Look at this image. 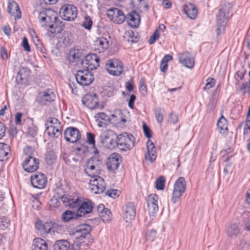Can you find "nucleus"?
Instances as JSON below:
<instances>
[{"label":"nucleus","instance_id":"obj_20","mask_svg":"<svg viewBox=\"0 0 250 250\" xmlns=\"http://www.w3.org/2000/svg\"><path fill=\"white\" fill-rule=\"evenodd\" d=\"M179 62L187 67L191 68L194 65V59L188 51L180 53L178 57Z\"/></svg>","mask_w":250,"mask_h":250},{"label":"nucleus","instance_id":"obj_55","mask_svg":"<svg viewBox=\"0 0 250 250\" xmlns=\"http://www.w3.org/2000/svg\"><path fill=\"white\" fill-rule=\"evenodd\" d=\"M244 139L247 141L250 139V126H247L244 129Z\"/></svg>","mask_w":250,"mask_h":250},{"label":"nucleus","instance_id":"obj_2","mask_svg":"<svg viewBox=\"0 0 250 250\" xmlns=\"http://www.w3.org/2000/svg\"><path fill=\"white\" fill-rule=\"evenodd\" d=\"M38 19L42 26L48 27L52 34L56 35L62 32V28L60 25L57 13L50 9H45L39 13Z\"/></svg>","mask_w":250,"mask_h":250},{"label":"nucleus","instance_id":"obj_58","mask_svg":"<svg viewBox=\"0 0 250 250\" xmlns=\"http://www.w3.org/2000/svg\"><path fill=\"white\" fill-rule=\"evenodd\" d=\"M217 130L222 135H226L228 133V128L227 126H217Z\"/></svg>","mask_w":250,"mask_h":250},{"label":"nucleus","instance_id":"obj_50","mask_svg":"<svg viewBox=\"0 0 250 250\" xmlns=\"http://www.w3.org/2000/svg\"><path fill=\"white\" fill-rule=\"evenodd\" d=\"M215 84V80L213 78H208L207 80V83L204 87V90L209 89L214 86Z\"/></svg>","mask_w":250,"mask_h":250},{"label":"nucleus","instance_id":"obj_11","mask_svg":"<svg viewBox=\"0 0 250 250\" xmlns=\"http://www.w3.org/2000/svg\"><path fill=\"white\" fill-rule=\"evenodd\" d=\"M60 14L64 20L72 21L77 17V9L73 5L65 4L61 8Z\"/></svg>","mask_w":250,"mask_h":250},{"label":"nucleus","instance_id":"obj_24","mask_svg":"<svg viewBox=\"0 0 250 250\" xmlns=\"http://www.w3.org/2000/svg\"><path fill=\"white\" fill-rule=\"evenodd\" d=\"M226 232L229 238L236 237L241 233V229L239 223H230L226 229Z\"/></svg>","mask_w":250,"mask_h":250},{"label":"nucleus","instance_id":"obj_42","mask_svg":"<svg viewBox=\"0 0 250 250\" xmlns=\"http://www.w3.org/2000/svg\"><path fill=\"white\" fill-rule=\"evenodd\" d=\"M165 180L163 176H160L156 181V188L158 190H163L165 188Z\"/></svg>","mask_w":250,"mask_h":250},{"label":"nucleus","instance_id":"obj_3","mask_svg":"<svg viewBox=\"0 0 250 250\" xmlns=\"http://www.w3.org/2000/svg\"><path fill=\"white\" fill-rule=\"evenodd\" d=\"M231 14H230L229 8L225 6L219 10L217 15V36L223 34L225 31L226 25Z\"/></svg>","mask_w":250,"mask_h":250},{"label":"nucleus","instance_id":"obj_22","mask_svg":"<svg viewBox=\"0 0 250 250\" xmlns=\"http://www.w3.org/2000/svg\"><path fill=\"white\" fill-rule=\"evenodd\" d=\"M136 209L133 203H128L125 207V217L126 222H130L135 219Z\"/></svg>","mask_w":250,"mask_h":250},{"label":"nucleus","instance_id":"obj_56","mask_svg":"<svg viewBox=\"0 0 250 250\" xmlns=\"http://www.w3.org/2000/svg\"><path fill=\"white\" fill-rule=\"evenodd\" d=\"M243 228L245 230L250 231V217H248L244 220Z\"/></svg>","mask_w":250,"mask_h":250},{"label":"nucleus","instance_id":"obj_1","mask_svg":"<svg viewBox=\"0 0 250 250\" xmlns=\"http://www.w3.org/2000/svg\"><path fill=\"white\" fill-rule=\"evenodd\" d=\"M58 197L61 198L63 205L71 208L77 209V212L80 217L92 212L94 204L89 200L84 201L79 197L70 195H60Z\"/></svg>","mask_w":250,"mask_h":250},{"label":"nucleus","instance_id":"obj_16","mask_svg":"<svg viewBox=\"0 0 250 250\" xmlns=\"http://www.w3.org/2000/svg\"><path fill=\"white\" fill-rule=\"evenodd\" d=\"M31 71L26 67L21 66L16 76V81L18 84H26L30 76Z\"/></svg>","mask_w":250,"mask_h":250},{"label":"nucleus","instance_id":"obj_45","mask_svg":"<svg viewBox=\"0 0 250 250\" xmlns=\"http://www.w3.org/2000/svg\"><path fill=\"white\" fill-rule=\"evenodd\" d=\"M93 24L92 21L89 16H86L84 18V21L83 25V27L87 30H90Z\"/></svg>","mask_w":250,"mask_h":250},{"label":"nucleus","instance_id":"obj_17","mask_svg":"<svg viewBox=\"0 0 250 250\" xmlns=\"http://www.w3.org/2000/svg\"><path fill=\"white\" fill-rule=\"evenodd\" d=\"M158 196L155 194H150L147 198V207L150 215L154 216L158 211Z\"/></svg>","mask_w":250,"mask_h":250},{"label":"nucleus","instance_id":"obj_27","mask_svg":"<svg viewBox=\"0 0 250 250\" xmlns=\"http://www.w3.org/2000/svg\"><path fill=\"white\" fill-rule=\"evenodd\" d=\"M48 244L43 239L37 238L33 240L32 250H47Z\"/></svg>","mask_w":250,"mask_h":250},{"label":"nucleus","instance_id":"obj_44","mask_svg":"<svg viewBox=\"0 0 250 250\" xmlns=\"http://www.w3.org/2000/svg\"><path fill=\"white\" fill-rule=\"evenodd\" d=\"M155 115L158 123H161L164 120V116L160 108H156L155 109Z\"/></svg>","mask_w":250,"mask_h":250},{"label":"nucleus","instance_id":"obj_48","mask_svg":"<svg viewBox=\"0 0 250 250\" xmlns=\"http://www.w3.org/2000/svg\"><path fill=\"white\" fill-rule=\"evenodd\" d=\"M159 33L158 29L156 30L153 34L150 37L148 40V42L150 44H153L157 40L159 39Z\"/></svg>","mask_w":250,"mask_h":250},{"label":"nucleus","instance_id":"obj_26","mask_svg":"<svg viewBox=\"0 0 250 250\" xmlns=\"http://www.w3.org/2000/svg\"><path fill=\"white\" fill-rule=\"evenodd\" d=\"M184 11L188 17L191 19H195L197 16V10L196 6L190 3L185 5Z\"/></svg>","mask_w":250,"mask_h":250},{"label":"nucleus","instance_id":"obj_34","mask_svg":"<svg viewBox=\"0 0 250 250\" xmlns=\"http://www.w3.org/2000/svg\"><path fill=\"white\" fill-rule=\"evenodd\" d=\"M70 246L68 241L63 239L56 241L53 245L54 250H68Z\"/></svg>","mask_w":250,"mask_h":250},{"label":"nucleus","instance_id":"obj_57","mask_svg":"<svg viewBox=\"0 0 250 250\" xmlns=\"http://www.w3.org/2000/svg\"><path fill=\"white\" fill-rule=\"evenodd\" d=\"M22 46L23 47V48L27 52H30L31 51L30 50V47L29 44L28 40L26 37H24L23 39L22 42Z\"/></svg>","mask_w":250,"mask_h":250},{"label":"nucleus","instance_id":"obj_9","mask_svg":"<svg viewBox=\"0 0 250 250\" xmlns=\"http://www.w3.org/2000/svg\"><path fill=\"white\" fill-rule=\"evenodd\" d=\"M100 58L96 54L87 55L82 62V65L85 70L92 71L99 66Z\"/></svg>","mask_w":250,"mask_h":250},{"label":"nucleus","instance_id":"obj_36","mask_svg":"<svg viewBox=\"0 0 250 250\" xmlns=\"http://www.w3.org/2000/svg\"><path fill=\"white\" fill-rule=\"evenodd\" d=\"M114 15V21L118 24L123 23L126 19V16H125L123 12L118 9H115Z\"/></svg>","mask_w":250,"mask_h":250},{"label":"nucleus","instance_id":"obj_19","mask_svg":"<svg viewBox=\"0 0 250 250\" xmlns=\"http://www.w3.org/2000/svg\"><path fill=\"white\" fill-rule=\"evenodd\" d=\"M30 180L32 186L39 189L44 188L46 184V179L43 174H34L31 176Z\"/></svg>","mask_w":250,"mask_h":250},{"label":"nucleus","instance_id":"obj_23","mask_svg":"<svg viewBox=\"0 0 250 250\" xmlns=\"http://www.w3.org/2000/svg\"><path fill=\"white\" fill-rule=\"evenodd\" d=\"M126 20L129 26L132 28H136L140 23V16L135 11H131L126 16Z\"/></svg>","mask_w":250,"mask_h":250},{"label":"nucleus","instance_id":"obj_29","mask_svg":"<svg viewBox=\"0 0 250 250\" xmlns=\"http://www.w3.org/2000/svg\"><path fill=\"white\" fill-rule=\"evenodd\" d=\"M7 10L12 15L16 14L18 19L21 18V12L20 7L15 1H13L8 2Z\"/></svg>","mask_w":250,"mask_h":250},{"label":"nucleus","instance_id":"obj_54","mask_svg":"<svg viewBox=\"0 0 250 250\" xmlns=\"http://www.w3.org/2000/svg\"><path fill=\"white\" fill-rule=\"evenodd\" d=\"M240 89L243 93L250 92V83L246 82L243 83Z\"/></svg>","mask_w":250,"mask_h":250},{"label":"nucleus","instance_id":"obj_47","mask_svg":"<svg viewBox=\"0 0 250 250\" xmlns=\"http://www.w3.org/2000/svg\"><path fill=\"white\" fill-rule=\"evenodd\" d=\"M120 191L118 189H112L107 190L105 194L110 197L115 198L119 196Z\"/></svg>","mask_w":250,"mask_h":250},{"label":"nucleus","instance_id":"obj_37","mask_svg":"<svg viewBox=\"0 0 250 250\" xmlns=\"http://www.w3.org/2000/svg\"><path fill=\"white\" fill-rule=\"evenodd\" d=\"M57 159L56 153L53 150H48L45 154V161L48 165L54 164Z\"/></svg>","mask_w":250,"mask_h":250},{"label":"nucleus","instance_id":"obj_59","mask_svg":"<svg viewBox=\"0 0 250 250\" xmlns=\"http://www.w3.org/2000/svg\"><path fill=\"white\" fill-rule=\"evenodd\" d=\"M143 130L145 136L147 138H150L152 137V132L148 126H143Z\"/></svg>","mask_w":250,"mask_h":250},{"label":"nucleus","instance_id":"obj_6","mask_svg":"<svg viewBox=\"0 0 250 250\" xmlns=\"http://www.w3.org/2000/svg\"><path fill=\"white\" fill-rule=\"evenodd\" d=\"M103 167L100 159L97 157H91L86 162L84 171L89 176L100 175Z\"/></svg>","mask_w":250,"mask_h":250},{"label":"nucleus","instance_id":"obj_49","mask_svg":"<svg viewBox=\"0 0 250 250\" xmlns=\"http://www.w3.org/2000/svg\"><path fill=\"white\" fill-rule=\"evenodd\" d=\"M53 224L51 222H46L43 223V233H49L53 227Z\"/></svg>","mask_w":250,"mask_h":250},{"label":"nucleus","instance_id":"obj_60","mask_svg":"<svg viewBox=\"0 0 250 250\" xmlns=\"http://www.w3.org/2000/svg\"><path fill=\"white\" fill-rule=\"evenodd\" d=\"M216 106V102L214 99H212L209 100V102L208 104V110L209 112L212 111Z\"/></svg>","mask_w":250,"mask_h":250},{"label":"nucleus","instance_id":"obj_51","mask_svg":"<svg viewBox=\"0 0 250 250\" xmlns=\"http://www.w3.org/2000/svg\"><path fill=\"white\" fill-rule=\"evenodd\" d=\"M178 116L177 115L174 114L173 112H171L169 115V118L168 120V122L169 124H175L178 122Z\"/></svg>","mask_w":250,"mask_h":250},{"label":"nucleus","instance_id":"obj_21","mask_svg":"<svg viewBox=\"0 0 250 250\" xmlns=\"http://www.w3.org/2000/svg\"><path fill=\"white\" fill-rule=\"evenodd\" d=\"M121 157L117 153H113L108 158L106 162L107 168L111 171L116 170L121 162Z\"/></svg>","mask_w":250,"mask_h":250},{"label":"nucleus","instance_id":"obj_35","mask_svg":"<svg viewBox=\"0 0 250 250\" xmlns=\"http://www.w3.org/2000/svg\"><path fill=\"white\" fill-rule=\"evenodd\" d=\"M80 217L78 212L72 211L70 210H66L64 211L62 215V219L64 222H68L73 219H77Z\"/></svg>","mask_w":250,"mask_h":250},{"label":"nucleus","instance_id":"obj_25","mask_svg":"<svg viewBox=\"0 0 250 250\" xmlns=\"http://www.w3.org/2000/svg\"><path fill=\"white\" fill-rule=\"evenodd\" d=\"M147 153L145 155V159L152 163L156 158V150L154 143L150 140H148L147 142Z\"/></svg>","mask_w":250,"mask_h":250},{"label":"nucleus","instance_id":"obj_62","mask_svg":"<svg viewBox=\"0 0 250 250\" xmlns=\"http://www.w3.org/2000/svg\"><path fill=\"white\" fill-rule=\"evenodd\" d=\"M87 141L89 144L95 145V137L94 135L91 133H87Z\"/></svg>","mask_w":250,"mask_h":250},{"label":"nucleus","instance_id":"obj_7","mask_svg":"<svg viewBox=\"0 0 250 250\" xmlns=\"http://www.w3.org/2000/svg\"><path fill=\"white\" fill-rule=\"evenodd\" d=\"M186 189V182L183 177H179L175 182L173 189L172 201L176 203L183 194L185 192Z\"/></svg>","mask_w":250,"mask_h":250},{"label":"nucleus","instance_id":"obj_39","mask_svg":"<svg viewBox=\"0 0 250 250\" xmlns=\"http://www.w3.org/2000/svg\"><path fill=\"white\" fill-rule=\"evenodd\" d=\"M100 217L105 223L108 222L112 218V214L110 210L106 209L102 213L100 214Z\"/></svg>","mask_w":250,"mask_h":250},{"label":"nucleus","instance_id":"obj_4","mask_svg":"<svg viewBox=\"0 0 250 250\" xmlns=\"http://www.w3.org/2000/svg\"><path fill=\"white\" fill-rule=\"evenodd\" d=\"M135 140L132 134L125 132L118 135L116 146L122 151L130 150L134 147Z\"/></svg>","mask_w":250,"mask_h":250},{"label":"nucleus","instance_id":"obj_14","mask_svg":"<svg viewBox=\"0 0 250 250\" xmlns=\"http://www.w3.org/2000/svg\"><path fill=\"white\" fill-rule=\"evenodd\" d=\"M39 165V159L32 156H29L23 163L22 166L26 171L33 172L38 169Z\"/></svg>","mask_w":250,"mask_h":250},{"label":"nucleus","instance_id":"obj_30","mask_svg":"<svg viewBox=\"0 0 250 250\" xmlns=\"http://www.w3.org/2000/svg\"><path fill=\"white\" fill-rule=\"evenodd\" d=\"M56 190V197L51 199L49 201V205L51 208H55L59 206L58 199H61V198L58 196L60 195H66L64 194V191L62 188L58 187ZM61 200L62 201V200Z\"/></svg>","mask_w":250,"mask_h":250},{"label":"nucleus","instance_id":"obj_10","mask_svg":"<svg viewBox=\"0 0 250 250\" xmlns=\"http://www.w3.org/2000/svg\"><path fill=\"white\" fill-rule=\"evenodd\" d=\"M75 78L77 83L83 86L90 85L94 79L93 74L85 69L78 71Z\"/></svg>","mask_w":250,"mask_h":250},{"label":"nucleus","instance_id":"obj_18","mask_svg":"<svg viewBox=\"0 0 250 250\" xmlns=\"http://www.w3.org/2000/svg\"><path fill=\"white\" fill-rule=\"evenodd\" d=\"M82 102L84 105L90 109H94L99 106V100L96 94H86L83 97Z\"/></svg>","mask_w":250,"mask_h":250},{"label":"nucleus","instance_id":"obj_13","mask_svg":"<svg viewBox=\"0 0 250 250\" xmlns=\"http://www.w3.org/2000/svg\"><path fill=\"white\" fill-rule=\"evenodd\" d=\"M90 225L84 224H81L75 228L73 234L77 239L83 240L87 237L90 236V232L91 230Z\"/></svg>","mask_w":250,"mask_h":250},{"label":"nucleus","instance_id":"obj_61","mask_svg":"<svg viewBox=\"0 0 250 250\" xmlns=\"http://www.w3.org/2000/svg\"><path fill=\"white\" fill-rule=\"evenodd\" d=\"M0 54L1 58L5 60L8 58L7 50L4 47H1L0 48Z\"/></svg>","mask_w":250,"mask_h":250},{"label":"nucleus","instance_id":"obj_46","mask_svg":"<svg viewBox=\"0 0 250 250\" xmlns=\"http://www.w3.org/2000/svg\"><path fill=\"white\" fill-rule=\"evenodd\" d=\"M237 250H250L249 244L245 240H241L237 246Z\"/></svg>","mask_w":250,"mask_h":250},{"label":"nucleus","instance_id":"obj_52","mask_svg":"<svg viewBox=\"0 0 250 250\" xmlns=\"http://www.w3.org/2000/svg\"><path fill=\"white\" fill-rule=\"evenodd\" d=\"M98 45H99L102 48L106 49L108 47V42L106 39L102 38L96 42Z\"/></svg>","mask_w":250,"mask_h":250},{"label":"nucleus","instance_id":"obj_15","mask_svg":"<svg viewBox=\"0 0 250 250\" xmlns=\"http://www.w3.org/2000/svg\"><path fill=\"white\" fill-rule=\"evenodd\" d=\"M64 138L67 142L75 143L80 138L79 130L75 127H68L64 131Z\"/></svg>","mask_w":250,"mask_h":250},{"label":"nucleus","instance_id":"obj_32","mask_svg":"<svg viewBox=\"0 0 250 250\" xmlns=\"http://www.w3.org/2000/svg\"><path fill=\"white\" fill-rule=\"evenodd\" d=\"M55 96L54 93L49 90L44 91L42 96L41 97L40 103L42 104L45 105L48 103H50L54 101Z\"/></svg>","mask_w":250,"mask_h":250},{"label":"nucleus","instance_id":"obj_5","mask_svg":"<svg viewBox=\"0 0 250 250\" xmlns=\"http://www.w3.org/2000/svg\"><path fill=\"white\" fill-rule=\"evenodd\" d=\"M117 137L114 131L107 129L100 135L101 142L105 148L113 149L117 146Z\"/></svg>","mask_w":250,"mask_h":250},{"label":"nucleus","instance_id":"obj_40","mask_svg":"<svg viewBox=\"0 0 250 250\" xmlns=\"http://www.w3.org/2000/svg\"><path fill=\"white\" fill-rule=\"evenodd\" d=\"M157 231L153 229L147 230L146 233V241L149 242L153 241L156 238Z\"/></svg>","mask_w":250,"mask_h":250},{"label":"nucleus","instance_id":"obj_12","mask_svg":"<svg viewBox=\"0 0 250 250\" xmlns=\"http://www.w3.org/2000/svg\"><path fill=\"white\" fill-rule=\"evenodd\" d=\"M91 177L89 181V184L91 186V189L94 191L96 194L102 193L105 189L106 184L104 180L99 176H90Z\"/></svg>","mask_w":250,"mask_h":250},{"label":"nucleus","instance_id":"obj_38","mask_svg":"<svg viewBox=\"0 0 250 250\" xmlns=\"http://www.w3.org/2000/svg\"><path fill=\"white\" fill-rule=\"evenodd\" d=\"M10 151L9 146L5 144H0V161H3Z\"/></svg>","mask_w":250,"mask_h":250},{"label":"nucleus","instance_id":"obj_41","mask_svg":"<svg viewBox=\"0 0 250 250\" xmlns=\"http://www.w3.org/2000/svg\"><path fill=\"white\" fill-rule=\"evenodd\" d=\"M125 37H127V41L132 42H137V33H135L132 31H128L125 33Z\"/></svg>","mask_w":250,"mask_h":250},{"label":"nucleus","instance_id":"obj_33","mask_svg":"<svg viewBox=\"0 0 250 250\" xmlns=\"http://www.w3.org/2000/svg\"><path fill=\"white\" fill-rule=\"evenodd\" d=\"M61 127L60 126H47L45 133L51 137L57 138L61 134Z\"/></svg>","mask_w":250,"mask_h":250},{"label":"nucleus","instance_id":"obj_43","mask_svg":"<svg viewBox=\"0 0 250 250\" xmlns=\"http://www.w3.org/2000/svg\"><path fill=\"white\" fill-rule=\"evenodd\" d=\"M37 133L38 128L36 126H28L27 128V135L33 137L36 136Z\"/></svg>","mask_w":250,"mask_h":250},{"label":"nucleus","instance_id":"obj_53","mask_svg":"<svg viewBox=\"0 0 250 250\" xmlns=\"http://www.w3.org/2000/svg\"><path fill=\"white\" fill-rule=\"evenodd\" d=\"M140 87L139 90L142 95H145L146 94V86L145 84V82L143 79L141 80L139 82Z\"/></svg>","mask_w":250,"mask_h":250},{"label":"nucleus","instance_id":"obj_64","mask_svg":"<svg viewBox=\"0 0 250 250\" xmlns=\"http://www.w3.org/2000/svg\"><path fill=\"white\" fill-rule=\"evenodd\" d=\"M136 96L134 94H132L130 96V99L128 101V106L131 108H134V103L136 100Z\"/></svg>","mask_w":250,"mask_h":250},{"label":"nucleus","instance_id":"obj_31","mask_svg":"<svg viewBox=\"0 0 250 250\" xmlns=\"http://www.w3.org/2000/svg\"><path fill=\"white\" fill-rule=\"evenodd\" d=\"M96 121L98 122L97 125H107L109 123L110 117L104 113L100 112L95 116Z\"/></svg>","mask_w":250,"mask_h":250},{"label":"nucleus","instance_id":"obj_63","mask_svg":"<svg viewBox=\"0 0 250 250\" xmlns=\"http://www.w3.org/2000/svg\"><path fill=\"white\" fill-rule=\"evenodd\" d=\"M48 124H54V125H57V124L60 125V122L59 121L58 119H57L56 118L50 117L47 120L46 123L45 124V125H47Z\"/></svg>","mask_w":250,"mask_h":250},{"label":"nucleus","instance_id":"obj_28","mask_svg":"<svg viewBox=\"0 0 250 250\" xmlns=\"http://www.w3.org/2000/svg\"><path fill=\"white\" fill-rule=\"evenodd\" d=\"M126 119L123 117V114L122 112L119 110L114 114H112L110 116V120L109 123L113 125H117L121 124L122 122L123 123H125Z\"/></svg>","mask_w":250,"mask_h":250},{"label":"nucleus","instance_id":"obj_8","mask_svg":"<svg viewBox=\"0 0 250 250\" xmlns=\"http://www.w3.org/2000/svg\"><path fill=\"white\" fill-rule=\"evenodd\" d=\"M105 68L110 74L118 76L123 71L124 65L122 62L119 60L113 59L107 61Z\"/></svg>","mask_w":250,"mask_h":250}]
</instances>
